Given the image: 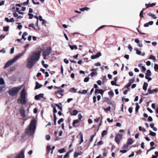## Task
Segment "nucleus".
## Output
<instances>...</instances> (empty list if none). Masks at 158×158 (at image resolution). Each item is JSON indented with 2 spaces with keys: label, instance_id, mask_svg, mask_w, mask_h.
<instances>
[{
  "label": "nucleus",
  "instance_id": "nucleus-10",
  "mask_svg": "<svg viewBox=\"0 0 158 158\" xmlns=\"http://www.w3.org/2000/svg\"><path fill=\"white\" fill-rule=\"evenodd\" d=\"M44 94H40L36 95L35 97V99L36 100H39L40 99L43 98Z\"/></svg>",
  "mask_w": 158,
  "mask_h": 158
},
{
  "label": "nucleus",
  "instance_id": "nucleus-43",
  "mask_svg": "<svg viewBox=\"0 0 158 158\" xmlns=\"http://www.w3.org/2000/svg\"><path fill=\"white\" fill-rule=\"evenodd\" d=\"M111 109V107L110 106H108V107H107V108H106L105 109H104V110L107 112H108V111H109Z\"/></svg>",
  "mask_w": 158,
  "mask_h": 158
},
{
  "label": "nucleus",
  "instance_id": "nucleus-59",
  "mask_svg": "<svg viewBox=\"0 0 158 158\" xmlns=\"http://www.w3.org/2000/svg\"><path fill=\"white\" fill-rule=\"evenodd\" d=\"M46 139L48 140H49L50 139V135H46Z\"/></svg>",
  "mask_w": 158,
  "mask_h": 158
},
{
  "label": "nucleus",
  "instance_id": "nucleus-5",
  "mask_svg": "<svg viewBox=\"0 0 158 158\" xmlns=\"http://www.w3.org/2000/svg\"><path fill=\"white\" fill-rule=\"evenodd\" d=\"M21 87H15L10 89L8 91L9 94L11 96L15 95L21 89Z\"/></svg>",
  "mask_w": 158,
  "mask_h": 158
},
{
  "label": "nucleus",
  "instance_id": "nucleus-26",
  "mask_svg": "<svg viewBox=\"0 0 158 158\" xmlns=\"http://www.w3.org/2000/svg\"><path fill=\"white\" fill-rule=\"evenodd\" d=\"M133 141L131 139H129L128 140L127 144V145H131L133 143Z\"/></svg>",
  "mask_w": 158,
  "mask_h": 158
},
{
  "label": "nucleus",
  "instance_id": "nucleus-56",
  "mask_svg": "<svg viewBox=\"0 0 158 158\" xmlns=\"http://www.w3.org/2000/svg\"><path fill=\"white\" fill-rule=\"evenodd\" d=\"M122 101H123L124 100H125V101L126 102H128L129 101V99L127 98H125L123 97L122 98Z\"/></svg>",
  "mask_w": 158,
  "mask_h": 158
},
{
  "label": "nucleus",
  "instance_id": "nucleus-2",
  "mask_svg": "<svg viewBox=\"0 0 158 158\" xmlns=\"http://www.w3.org/2000/svg\"><path fill=\"white\" fill-rule=\"evenodd\" d=\"M36 120L35 119H32L29 125L26 129L25 134L28 136H31L33 135L36 130Z\"/></svg>",
  "mask_w": 158,
  "mask_h": 158
},
{
  "label": "nucleus",
  "instance_id": "nucleus-36",
  "mask_svg": "<svg viewBox=\"0 0 158 158\" xmlns=\"http://www.w3.org/2000/svg\"><path fill=\"white\" fill-rule=\"evenodd\" d=\"M51 147L50 146L48 145L46 147L47 153L48 154L50 152L51 150Z\"/></svg>",
  "mask_w": 158,
  "mask_h": 158
},
{
  "label": "nucleus",
  "instance_id": "nucleus-50",
  "mask_svg": "<svg viewBox=\"0 0 158 158\" xmlns=\"http://www.w3.org/2000/svg\"><path fill=\"white\" fill-rule=\"evenodd\" d=\"M64 119L62 118H60L58 121V123L60 124L61 122L63 121Z\"/></svg>",
  "mask_w": 158,
  "mask_h": 158
},
{
  "label": "nucleus",
  "instance_id": "nucleus-37",
  "mask_svg": "<svg viewBox=\"0 0 158 158\" xmlns=\"http://www.w3.org/2000/svg\"><path fill=\"white\" fill-rule=\"evenodd\" d=\"M149 59L153 60L154 61H156V57L155 56L152 55H150L149 57Z\"/></svg>",
  "mask_w": 158,
  "mask_h": 158
},
{
  "label": "nucleus",
  "instance_id": "nucleus-55",
  "mask_svg": "<svg viewBox=\"0 0 158 158\" xmlns=\"http://www.w3.org/2000/svg\"><path fill=\"white\" fill-rule=\"evenodd\" d=\"M59 89V90H58L57 91L58 92L62 93L64 92V90L61 89L60 88V89Z\"/></svg>",
  "mask_w": 158,
  "mask_h": 158
},
{
  "label": "nucleus",
  "instance_id": "nucleus-35",
  "mask_svg": "<svg viewBox=\"0 0 158 158\" xmlns=\"http://www.w3.org/2000/svg\"><path fill=\"white\" fill-rule=\"evenodd\" d=\"M107 130H105L103 131L102 133V137H104L107 133Z\"/></svg>",
  "mask_w": 158,
  "mask_h": 158
},
{
  "label": "nucleus",
  "instance_id": "nucleus-24",
  "mask_svg": "<svg viewBox=\"0 0 158 158\" xmlns=\"http://www.w3.org/2000/svg\"><path fill=\"white\" fill-rule=\"evenodd\" d=\"M89 9V8L87 7H85L84 8H81L80 9V10L81 11H84L85 10H88Z\"/></svg>",
  "mask_w": 158,
  "mask_h": 158
},
{
  "label": "nucleus",
  "instance_id": "nucleus-9",
  "mask_svg": "<svg viewBox=\"0 0 158 158\" xmlns=\"http://www.w3.org/2000/svg\"><path fill=\"white\" fill-rule=\"evenodd\" d=\"M14 62H14L13 61V59H12L11 60L8 61L5 64L4 67V68L5 69L7 67H9L10 65H11Z\"/></svg>",
  "mask_w": 158,
  "mask_h": 158
},
{
  "label": "nucleus",
  "instance_id": "nucleus-17",
  "mask_svg": "<svg viewBox=\"0 0 158 158\" xmlns=\"http://www.w3.org/2000/svg\"><path fill=\"white\" fill-rule=\"evenodd\" d=\"M151 71L150 70H147V73L145 74V77H150L151 75Z\"/></svg>",
  "mask_w": 158,
  "mask_h": 158
},
{
  "label": "nucleus",
  "instance_id": "nucleus-22",
  "mask_svg": "<svg viewBox=\"0 0 158 158\" xmlns=\"http://www.w3.org/2000/svg\"><path fill=\"white\" fill-rule=\"evenodd\" d=\"M80 121L78 120V119H77V120H75L73 121V126L74 127H77V126H76V124L78 123L79 122V121Z\"/></svg>",
  "mask_w": 158,
  "mask_h": 158
},
{
  "label": "nucleus",
  "instance_id": "nucleus-14",
  "mask_svg": "<svg viewBox=\"0 0 158 158\" xmlns=\"http://www.w3.org/2000/svg\"><path fill=\"white\" fill-rule=\"evenodd\" d=\"M55 94L58 98H61L62 96L63 95V94H61L60 93L58 92L57 91L55 93Z\"/></svg>",
  "mask_w": 158,
  "mask_h": 158
},
{
  "label": "nucleus",
  "instance_id": "nucleus-19",
  "mask_svg": "<svg viewBox=\"0 0 158 158\" xmlns=\"http://www.w3.org/2000/svg\"><path fill=\"white\" fill-rule=\"evenodd\" d=\"M36 86L35 87V89H38L42 87V85L40 84L38 82H36L35 83Z\"/></svg>",
  "mask_w": 158,
  "mask_h": 158
},
{
  "label": "nucleus",
  "instance_id": "nucleus-18",
  "mask_svg": "<svg viewBox=\"0 0 158 158\" xmlns=\"http://www.w3.org/2000/svg\"><path fill=\"white\" fill-rule=\"evenodd\" d=\"M82 154V152H75L74 153V157L75 158H77L78 157V156L79 155H80Z\"/></svg>",
  "mask_w": 158,
  "mask_h": 158
},
{
  "label": "nucleus",
  "instance_id": "nucleus-8",
  "mask_svg": "<svg viewBox=\"0 0 158 158\" xmlns=\"http://www.w3.org/2000/svg\"><path fill=\"white\" fill-rule=\"evenodd\" d=\"M24 152V150H22L21 152L17 155L16 158H25Z\"/></svg>",
  "mask_w": 158,
  "mask_h": 158
},
{
  "label": "nucleus",
  "instance_id": "nucleus-32",
  "mask_svg": "<svg viewBox=\"0 0 158 158\" xmlns=\"http://www.w3.org/2000/svg\"><path fill=\"white\" fill-rule=\"evenodd\" d=\"M106 25H103L101 26H100L99 27H98V29H97V30H96L95 31L97 32V31H98L99 30H100V29H102V28H103V27H106Z\"/></svg>",
  "mask_w": 158,
  "mask_h": 158
},
{
  "label": "nucleus",
  "instance_id": "nucleus-63",
  "mask_svg": "<svg viewBox=\"0 0 158 158\" xmlns=\"http://www.w3.org/2000/svg\"><path fill=\"white\" fill-rule=\"evenodd\" d=\"M69 154L67 152L64 156V158H67L69 156Z\"/></svg>",
  "mask_w": 158,
  "mask_h": 158
},
{
  "label": "nucleus",
  "instance_id": "nucleus-47",
  "mask_svg": "<svg viewBox=\"0 0 158 158\" xmlns=\"http://www.w3.org/2000/svg\"><path fill=\"white\" fill-rule=\"evenodd\" d=\"M111 84L112 85H117V84H116V82L114 81H112L111 82Z\"/></svg>",
  "mask_w": 158,
  "mask_h": 158
},
{
  "label": "nucleus",
  "instance_id": "nucleus-48",
  "mask_svg": "<svg viewBox=\"0 0 158 158\" xmlns=\"http://www.w3.org/2000/svg\"><path fill=\"white\" fill-rule=\"evenodd\" d=\"M131 85L130 84H128L126 85L125 86V87L127 88V89H128V90H130L129 87L131 86Z\"/></svg>",
  "mask_w": 158,
  "mask_h": 158
},
{
  "label": "nucleus",
  "instance_id": "nucleus-58",
  "mask_svg": "<svg viewBox=\"0 0 158 158\" xmlns=\"http://www.w3.org/2000/svg\"><path fill=\"white\" fill-rule=\"evenodd\" d=\"M96 134V133H95V134L93 135L91 137L90 141V142H91L92 141L93 138L95 136V135Z\"/></svg>",
  "mask_w": 158,
  "mask_h": 158
},
{
  "label": "nucleus",
  "instance_id": "nucleus-53",
  "mask_svg": "<svg viewBox=\"0 0 158 158\" xmlns=\"http://www.w3.org/2000/svg\"><path fill=\"white\" fill-rule=\"evenodd\" d=\"M96 55L97 57L98 58L101 56V53L100 52H98L97 53V54H96Z\"/></svg>",
  "mask_w": 158,
  "mask_h": 158
},
{
  "label": "nucleus",
  "instance_id": "nucleus-41",
  "mask_svg": "<svg viewBox=\"0 0 158 158\" xmlns=\"http://www.w3.org/2000/svg\"><path fill=\"white\" fill-rule=\"evenodd\" d=\"M34 24L33 23H32V24H29V25H28V27H32L35 30H36V29L35 28L34 26Z\"/></svg>",
  "mask_w": 158,
  "mask_h": 158
},
{
  "label": "nucleus",
  "instance_id": "nucleus-25",
  "mask_svg": "<svg viewBox=\"0 0 158 158\" xmlns=\"http://www.w3.org/2000/svg\"><path fill=\"white\" fill-rule=\"evenodd\" d=\"M136 106L135 107V112L136 113H138L139 109L140 108L139 106V105L138 103H136Z\"/></svg>",
  "mask_w": 158,
  "mask_h": 158
},
{
  "label": "nucleus",
  "instance_id": "nucleus-7",
  "mask_svg": "<svg viewBox=\"0 0 158 158\" xmlns=\"http://www.w3.org/2000/svg\"><path fill=\"white\" fill-rule=\"evenodd\" d=\"M123 135L121 134H118L116 135L115 137V140L116 142L119 144L120 141Z\"/></svg>",
  "mask_w": 158,
  "mask_h": 158
},
{
  "label": "nucleus",
  "instance_id": "nucleus-52",
  "mask_svg": "<svg viewBox=\"0 0 158 158\" xmlns=\"http://www.w3.org/2000/svg\"><path fill=\"white\" fill-rule=\"evenodd\" d=\"M28 15L29 16V19H31L33 18V15L32 14L29 13L28 14Z\"/></svg>",
  "mask_w": 158,
  "mask_h": 158
},
{
  "label": "nucleus",
  "instance_id": "nucleus-34",
  "mask_svg": "<svg viewBox=\"0 0 158 158\" xmlns=\"http://www.w3.org/2000/svg\"><path fill=\"white\" fill-rule=\"evenodd\" d=\"M58 152L60 153H62L66 152V151L64 148H63L59 150Z\"/></svg>",
  "mask_w": 158,
  "mask_h": 158
},
{
  "label": "nucleus",
  "instance_id": "nucleus-21",
  "mask_svg": "<svg viewBox=\"0 0 158 158\" xmlns=\"http://www.w3.org/2000/svg\"><path fill=\"white\" fill-rule=\"evenodd\" d=\"M156 5V4L154 3H152V4H145V6L147 7V8L149 7H152L153 6H154Z\"/></svg>",
  "mask_w": 158,
  "mask_h": 158
},
{
  "label": "nucleus",
  "instance_id": "nucleus-64",
  "mask_svg": "<svg viewBox=\"0 0 158 158\" xmlns=\"http://www.w3.org/2000/svg\"><path fill=\"white\" fill-rule=\"evenodd\" d=\"M14 47H13L11 49L10 52L11 54H12L14 53Z\"/></svg>",
  "mask_w": 158,
  "mask_h": 158
},
{
  "label": "nucleus",
  "instance_id": "nucleus-45",
  "mask_svg": "<svg viewBox=\"0 0 158 158\" xmlns=\"http://www.w3.org/2000/svg\"><path fill=\"white\" fill-rule=\"evenodd\" d=\"M89 79V77H87L85 78L84 80V82H88Z\"/></svg>",
  "mask_w": 158,
  "mask_h": 158
},
{
  "label": "nucleus",
  "instance_id": "nucleus-49",
  "mask_svg": "<svg viewBox=\"0 0 158 158\" xmlns=\"http://www.w3.org/2000/svg\"><path fill=\"white\" fill-rule=\"evenodd\" d=\"M78 116L79 120V121H81V119L82 118V116L81 114L80 113L79 114H78Z\"/></svg>",
  "mask_w": 158,
  "mask_h": 158
},
{
  "label": "nucleus",
  "instance_id": "nucleus-31",
  "mask_svg": "<svg viewBox=\"0 0 158 158\" xmlns=\"http://www.w3.org/2000/svg\"><path fill=\"white\" fill-rule=\"evenodd\" d=\"M148 15L152 17L153 19H156L157 18V17H155V15H154L152 14V13H150L149 14H148Z\"/></svg>",
  "mask_w": 158,
  "mask_h": 158
},
{
  "label": "nucleus",
  "instance_id": "nucleus-6",
  "mask_svg": "<svg viewBox=\"0 0 158 158\" xmlns=\"http://www.w3.org/2000/svg\"><path fill=\"white\" fill-rule=\"evenodd\" d=\"M26 51V49H25L24 51L22 52V53H19L18 55H16L15 57L13 59V61L14 62H15L17 60L21 57L25 53V52Z\"/></svg>",
  "mask_w": 158,
  "mask_h": 158
},
{
  "label": "nucleus",
  "instance_id": "nucleus-23",
  "mask_svg": "<svg viewBox=\"0 0 158 158\" xmlns=\"http://www.w3.org/2000/svg\"><path fill=\"white\" fill-rule=\"evenodd\" d=\"M69 47L71 50H73V49L76 50L77 49V47L76 45H69Z\"/></svg>",
  "mask_w": 158,
  "mask_h": 158
},
{
  "label": "nucleus",
  "instance_id": "nucleus-28",
  "mask_svg": "<svg viewBox=\"0 0 158 158\" xmlns=\"http://www.w3.org/2000/svg\"><path fill=\"white\" fill-rule=\"evenodd\" d=\"M77 90V89H75L74 88H72L69 90V91L70 92L72 93L73 91L74 93H76Z\"/></svg>",
  "mask_w": 158,
  "mask_h": 158
},
{
  "label": "nucleus",
  "instance_id": "nucleus-11",
  "mask_svg": "<svg viewBox=\"0 0 158 158\" xmlns=\"http://www.w3.org/2000/svg\"><path fill=\"white\" fill-rule=\"evenodd\" d=\"M97 69H90V71H92V72L91 73L90 75L92 77L94 76L95 75H97V73L96 71V70Z\"/></svg>",
  "mask_w": 158,
  "mask_h": 158
},
{
  "label": "nucleus",
  "instance_id": "nucleus-39",
  "mask_svg": "<svg viewBox=\"0 0 158 158\" xmlns=\"http://www.w3.org/2000/svg\"><path fill=\"white\" fill-rule=\"evenodd\" d=\"M78 113V111L76 110H74L73 111V115H76Z\"/></svg>",
  "mask_w": 158,
  "mask_h": 158
},
{
  "label": "nucleus",
  "instance_id": "nucleus-42",
  "mask_svg": "<svg viewBox=\"0 0 158 158\" xmlns=\"http://www.w3.org/2000/svg\"><path fill=\"white\" fill-rule=\"evenodd\" d=\"M154 69L155 71L158 70V64H155L154 65Z\"/></svg>",
  "mask_w": 158,
  "mask_h": 158
},
{
  "label": "nucleus",
  "instance_id": "nucleus-38",
  "mask_svg": "<svg viewBox=\"0 0 158 158\" xmlns=\"http://www.w3.org/2000/svg\"><path fill=\"white\" fill-rule=\"evenodd\" d=\"M52 106L53 107V109L54 114H55V113H56L57 112V110L56 109V107L55 106H54L53 105H52Z\"/></svg>",
  "mask_w": 158,
  "mask_h": 158
},
{
  "label": "nucleus",
  "instance_id": "nucleus-61",
  "mask_svg": "<svg viewBox=\"0 0 158 158\" xmlns=\"http://www.w3.org/2000/svg\"><path fill=\"white\" fill-rule=\"evenodd\" d=\"M91 59H95L96 58H97V57L96 55H93L91 57Z\"/></svg>",
  "mask_w": 158,
  "mask_h": 158
},
{
  "label": "nucleus",
  "instance_id": "nucleus-20",
  "mask_svg": "<svg viewBox=\"0 0 158 158\" xmlns=\"http://www.w3.org/2000/svg\"><path fill=\"white\" fill-rule=\"evenodd\" d=\"M79 135L80 136V139H81V142L79 144H81L83 142V136L81 132H80L79 133Z\"/></svg>",
  "mask_w": 158,
  "mask_h": 158
},
{
  "label": "nucleus",
  "instance_id": "nucleus-4",
  "mask_svg": "<svg viewBox=\"0 0 158 158\" xmlns=\"http://www.w3.org/2000/svg\"><path fill=\"white\" fill-rule=\"evenodd\" d=\"M51 48L49 47L47 48L46 49L43 51L42 56H43L44 59H48L50 58L49 55L51 52Z\"/></svg>",
  "mask_w": 158,
  "mask_h": 158
},
{
  "label": "nucleus",
  "instance_id": "nucleus-44",
  "mask_svg": "<svg viewBox=\"0 0 158 158\" xmlns=\"http://www.w3.org/2000/svg\"><path fill=\"white\" fill-rule=\"evenodd\" d=\"M55 105H56V106L60 110H62V106H59V105H58L57 104H55Z\"/></svg>",
  "mask_w": 158,
  "mask_h": 158
},
{
  "label": "nucleus",
  "instance_id": "nucleus-15",
  "mask_svg": "<svg viewBox=\"0 0 158 158\" xmlns=\"http://www.w3.org/2000/svg\"><path fill=\"white\" fill-rule=\"evenodd\" d=\"M148 84L146 82H144V83L143 85V89L145 91H146L147 89V88L148 86Z\"/></svg>",
  "mask_w": 158,
  "mask_h": 158
},
{
  "label": "nucleus",
  "instance_id": "nucleus-30",
  "mask_svg": "<svg viewBox=\"0 0 158 158\" xmlns=\"http://www.w3.org/2000/svg\"><path fill=\"white\" fill-rule=\"evenodd\" d=\"M150 133H149V135H151L153 136H155L156 135V133L152 132L150 130Z\"/></svg>",
  "mask_w": 158,
  "mask_h": 158
},
{
  "label": "nucleus",
  "instance_id": "nucleus-60",
  "mask_svg": "<svg viewBox=\"0 0 158 158\" xmlns=\"http://www.w3.org/2000/svg\"><path fill=\"white\" fill-rule=\"evenodd\" d=\"M134 81V79H132L131 80H129V84H130L131 85V84L133 83Z\"/></svg>",
  "mask_w": 158,
  "mask_h": 158
},
{
  "label": "nucleus",
  "instance_id": "nucleus-51",
  "mask_svg": "<svg viewBox=\"0 0 158 158\" xmlns=\"http://www.w3.org/2000/svg\"><path fill=\"white\" fill-rule=\"evenodd\" d=\"M108 93L109 95L112 96H113L114 94V93L112 91H110L108 92Z\"/></svg>",
  "mask_w": 158,
  "mask_h": 158
},
{
  "label": "nucleus",
  "instance_id": "nucleus-12",
  "mask_svg": "<svg viewBox=\"0 0 158 158\" xmlns=\"http://www.w3.org/2000/svg\"><path fill=\"white\" fill-rule=\"evenodd\" d=\"M104 91L102 89H96L95 91V94H101L102 95L104 93Z\"/></svg>",
  "mask_w": 158,
  "mask_h": 158
},
{
  "label": "nucleus",
  "instance_id": "nucleus-46",
  "mask_svg": "<svg viewBox=\"0 0 158 158\" xmlns=\"http://www.w3.org/2000/svg\"><path fill=\"white\" fill-rule=\"evenodd\" d=\"M105 101H106L109 104L110 103V99L107 98H105Z\"/></svg>",
  "mask_w": 158,
  "mask_h": 158
},
{
  "label": "nucleus",
  "instance_id": "nucleus-40",
  "mask_svg": "<svg viewBox=\"0 0 158 158\" xmlns=\"http://www.w3.org/2000/svg\"><path fill=\"white\" fill-rule=\"evenodd\" d=\"M54 124L56 125V118L55 114H54Z\"/></svg>",
  "mask_w": 158,
  "mask_h": 158
},
{
  "label": "nucleus",
  "instance_id": "nucleus-57",
  "mask_svg": "<svg viewBox=\"0 0 158 158\" xmlns=\"http://www.w3.org/2000/svg\"><path fill=\"white\" fill-rule=\"evenodd\" d=\"M133 108L132 107H130L129 108L128 111L130 113H131L132 112Z\"/></svg>",
  "mask_w": 158,
  "mask_h": 158
},
{
  "label": "nucleus",
  "instance_id": "nucleus-3",
  "mask_svg": "<svg viewBox=\"0 0 158 158\" xmlns=\"http://www.w3.org/2000/svg\"><path fill=\"white\" fill-rule=\"evenodd\" d=\"M20 97L18 99V101L23 104H25L27 103L26 99V92L25 88H23L20 94Z\"/></svg>",
  "mask_w": 158,
  "mask_h": 158
},
{
  "label": "nucleus",
  "instance_id": "nucleus-1",
  "mask_svg": "<svg viewBox=\"0 0 158 158\" xmlns=\"http://www.w3.org/2000/svg\"><path fill=\"white\" fill-rule=\"evenodd\" d=\"M40 51L34 52L31 53L27 59L26 67L29 69H31L35 63L39 61L40 56Z\"/></svg>",
  "mask_w": 158,
  "mask_h": 158
},
{
  "label": "nucleus",
  "instance_id": "nucleus-29",
  "mask_svg": "<svg viewBox=\"0 0 158 158\" xmlns=\"http://www.w3.org/2000/svg\"><path fill=\"white\" fill-rule=\"evenodd\" d=\"M134 50L136 51V53L139 55H140L141 53V52L138 50L137 48H135Z\"/></svg>",
  "mask_w": 158,
  "mask_h": 158
},
{
  "label": "nucleus",
  "instance_id": "nucleus-27",
  "mask_svg": "<svg viewBox=\"0 0 158 158\" xmlns=\"http://www.w3.org/2000/svg\"><path fill=\"white\" fill-rule=\"evenodd\" d=\"M155 155L152 156V158H157L158 156V152L156 151L155 152Z\"/></svg>",
  "mask_w": 158,
  "mask_h": 158
},
{
  "label": "nucleus",
  "instance_id": "nucleus-16",
  "mask_svg": "<svg viewBox=\"0 0 158 158\" xmlns=\"http://www.w3.org/2000/svg\"><path fill=\"white\" fill-rule=\"evenodd\" d=\"M20 113L21 116L23 117H25V111L24 110L21 109L20 110Z\"/></svg>",
  "mask_w": 158,
  "mask_h": 158
},
{
  "label": "nucleus",
  "instance_id": "nucleus-13",
  "mask_svg": "<svg viewBox=\"0 0 158 158\" xmlns=\"http://www.w3.org/2000/svg\"><path fill=\"white\" fill-rule=\"evenodd\" d=\"M153 22L152 21H150L148 23H145L144 26L145 27H147L149 26V25H151L153 24Z\"/></svg>",
  "mask_w": 158,
  "mask_h": 158
},
{
  "label": "nucleus",
  "instance_id": "nucleus-62",
  "mask_svg": "<svg viewBox=\"0 0 158 158\" xmlns=\"http://www.w3.org/2000/svg\"><path fill=\"white\" fill-rule=\"evenodd\" d=\"M148 121H149L150 122L152 121L153 120V119H152V117L150 116H149L148 117Z\"/></svg>",
  "mask_w": 158,
  "mask_h": 158
},
{
  "label": "nucleus",
  "instance_id": "nucleus-33",
  "mask_svg": "<svg viewBox=\"0 0 158 158\" xmlns=\"http://www.w3.org/2000/svg\"><path fill=\"white\" fill-rule=\"evenodd\" d=\"M5 84V82L4 79L2 78H0V85H2Z\"/></svg>",
  "mask_w": 158,
  "mask_h": 158
},
{
  "label": "nucleus",
  "instance_id": "nucleus-54",
  "mask_svg": "<svg viewBox=\"0 0 158 158\" xmlns=\"http://www.w3.org/2000/svg\"><path fill=\"white\" fill-rule=\"evenodd\" d=\"M128 48L130 52H131L132 51V48L130 44H129L128 46Z\"/></svg>",
  "mask_w": 158,
  "mask_h": 158
}]
</instances>
